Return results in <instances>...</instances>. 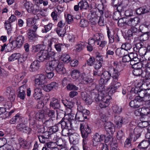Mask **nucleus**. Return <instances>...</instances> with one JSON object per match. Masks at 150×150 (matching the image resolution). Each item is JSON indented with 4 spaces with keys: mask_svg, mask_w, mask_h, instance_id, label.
<instances>
[{
    "mask_svg": "<svg viewBox=\"0 0 150 150\" xmlns=\"http://www.w3.org/2000/svg\"><path fill=\"white\" fill-rule=\"evenodd\" d=\"M43 89L45 91L49 92L53 89H56L58 87L59 85L55 82H52L49 84L47 85H42Z\"/></svg>",
    "mask_w": 150,
    "mask_h": 150,
    "instance_id": "obj_17",
    "label": "nucleus"
},
{
    "mask_svg": "<svg viewBox=\"0 0 150 150\" xmlns=\"http://www.w3.org/2000/svg\"><path fill=\"white\" fill-rule=\"evenodd\" d=\"M96 89L98 91V96L96 99V102L99 104V106L101 108L108 106L111 97L108 94L107 90H105L103 86H100V87L99 86H97Z\"/></svg>",
    "mask_w": 150,
    "mask_h": 150,
    "instance_id": "obj_1",
    "label": "nucleus"
},
{
    "mask_svg": "<svg viewBox=\"0 0 150 150\" xmlns=\"http://www.w3.org/2000/svg\"><path fill=\"white\" fill-rule=\"evenodd\" d=\"M26 9L28 13H33L34 14L38 12L41 11V9L38 7V8H36L35 9L34 8V5L32 3L30 4V5Z\"/></svg>",
    "mask_w": 150,
    "mask_h": 150,
    "instance_id": "obj_27",
    "label": "nucleus"
},
{
    "mask_svg": "<svg viewBox=\"0 0 150 150\" xmlns=\"http://www.w3.org/2000/svg\"><path fill=\"white\" fill-rule=\"evenodd\" d=\"M111 77H112V80L118 81L120 75V71L114 68H113L112 71H111Z\"/></svg>",
    "mask_w": 150,
    "mask_h": 150,
    "instance_id": "obj_24",
    "label": "nucleus"
},
{
    "mask_svg": "<svg viewBox=\"0 0 150 150\" xmlns=\"http://www.w3.org/2000/svg\"><path fill=\"white\" fill-rule=\"evenodd\" d=\"M127 20V26L131 27L136 26L139 23L140 18L138 17H135L134 18H130Z\"/></svg>",
    "mask_w": 150,
    "mask_h": 150,
    "instance_id": "obj_19",
    "label": "nucleus"
},
{
    "mask_svg": "<svg viewBox=\"0 0 150 150\" xmlns=\"http://www.w3.org/2000/svg\"><path fill=\"white\" fill-rule=\"evenodd\" d=\"M121 86V83L118 81L112 80L111 82L110 85L109 87L108 88V92L110 94L115 93L116 90L118 89Z\"/></svg>",
    "mask_w": 150,
    "mask_h": 150,
    "instance_id": "obj_12",
    "label": "nucleus"
},
{
    "mask_svg": "<svg viewBox=\"0 0 150 150\" xmlns=\"http://www.w3.org/2000/svg\"><path fill=\"white\" fill-rule=\"evenodd\" d=\"M112 109L114 112L117 114L120 113L122 111L121 108L116 105L113 106L112 108Z\"/></svg>",
    "mask_w": 150,
    "mask_h": 150,
    "instance_id": "obj_52",
    "label": "nucleus"
},
{
    "mask_svg": "<svg viewBox=\"0 0 150 150\" xmlns=\"http://www.w3.org/2000/svg\"><path fill=\"white\" fill-rule=\"evenodd\" d=\"M21 57V54L19 53L12 54L8 58L9 62H12L18 59Z\"/></svg>",
    "mask_w": 150,
    "mask_h": 150,
    "instance_id": "obj_35",
    "label": "nucleus"
},
{
    "mask_svg": "<svg viewBox=\"0 0 150 150\" xmlns=\"http://www.w3.org/2000/svg\"><path fill=\"white\" fill-rule=\"evenodd\" d=\"M141 81H140L137 82L136 83V86H135V87L132 88L130 91L128 92L127 96L129 99H132L135 96L136 93H138L139 95V92L142 91V90H139L140 88L142 87V85H145V84H143ZM142 91H143V90H142Z\"/></svg>",
    "mask_w": 150,
    "mask_h": 150,
    "instance_id": "obj_7",
    "label": "nucleus"
},
{
    "mask_svg": "<svg viewBox=\"0 0 150 150\" xmlns=\"http://www.w3.org/2000/svg\"><path fill=\"white\" fill-rule=\"evenodd\" d=\"M56 32L59 36L62 37H64L65 33V32L64 31L59 28H57Z\"/></svg>",
    "mask_w": 150,
    "mask_h": 150,
    "instance_id": "obj_55",
    "label": "nucleus"
},
{
    "mask_svg": "<svg viewBox=\"0 0 150 150\" xmlns=\"http://www.w3.org/2000/svg\"><path fill=\"white\" fill-rule=\"evenodd\" d=\"M60 59L64 63H67L69 62L71 58L69 55L66 54H62L60 57Z\"/></svg>",
    "mask_w": 150,
    "mask_h": 150,
    "instance_id": "obj_33",
    "label": "nucleus"
},
{
    "mask_svg": "<svg viewBox=\"0 0 150 150\" xmlns=\"http://www.w3.org/2000/svg\"><path fill=\"white\" fill-rule=\"evenodd\" d=\"M80 136L76 133L71 134L69 135V140L71 144L74 145L78 144L79 143Z\"/></svg>",
    "mask_w": 150,
    "mask_h": 150,
    "instance_id": "obj_16",
    "label": "nucleus"
},
{
    "mask_svg": "<svg viewBox=\"0 0 150 150\" xmlns=\"http://www.w3.org/2000/svg\"><path fill=\"white\" fill-rule=\"evenodd\" d=\"M111 76V73H110L109 71H103L101 76L100 79L99 81L100 84L97 85L96 87L97 86H99L100 87V86H103L105 89L103 84H106L110 80Z\"/></svg>",
    "mask_w": 150,
    "mask_h": 150,
    "instance_id": "obj_9",
    "label": "nucleus"
},
{
    "mask_svg": "<svg viewBox=\"0 0 150 150\" xmlns=\"http://www.w3.org/2000/svg\"><path fill=\"white\" fill-rule=\"evenodd\" d=\"M141 98L139 96L137 97L133 100L131 101L129 103L130 106L134 108H138L140 106V101H142Z\"/></svg>",
    "mask_w": 150,
    "mask_h": 150,
    "instance_id": "obj_21",
    "label": "nucleus"
},
{
    "mask_svg": "<svg viewBox=\"0 0 150 150\" xmlns=\"http://www.w3.org/2000/svg\"><path fill=\"white\" fill-rule=\"evenodd\" d=\"M81 98L88 104H91L92 102V100L90 96L86 92H83L81 93Z\"/></svg>",
    "mask_w": 150,
    "mask_h": 150,
    "instance_id": "obj_23",
    "label": "nucleus"
},
{
    "mask_svg": "<svg viewBox=\"0 0 150 150\" xmlns=\"http://www.w3.org/2000/svg\"><path fill=\"white\" fill-rule=\"evenodd\" d=\"M67 90H77L78 89V88L75 85L72 84H68V85L67 86Z\"/></svg>",
    "mask_w": 150,
    "mask_h": 150,
    "instance_id": "obj_56",
    "label": "nucleus"
},
{
    "mask_svg": "<svg viewBox=\"0 0 150 150\" xmlns=\"http://www.w3.org/2000/svg\"><path fill=\"white\" fill-rule=\"evenodd\" d=\"M24 75L25 73L23 72L14 76L12 80V83L13 85L14 86H16L17 85L18 83L24 78Z\"/></svg>",
    "mask_w": 150,
    "mask_h": 150,
    "instance_id": "obj_18",
    "label": "nucleus"
},
{
    "mask_svg": "<svg viewBox=\"0 0 150 150\" xmlns=\"http://www.w3.org/2000/svg\"><path fill=\"white\" fill-rule=\"evenodd\" d=\"M143 50L144 51V53L142 54L144 55H145L146 54V52L150 51V44L148 45L147 47V48L146 47H143L141 48L140 50V51Z\"/></svg>",
    "mask_w": 150,
    "mask_h": 150,
    "instance_id": "obj_64",
    "label": "nucleus"
},
{
    "mask_svg": "<svg viewBox=\"0 0 150 150\" xmlns=\"http://www.w3.org/2000/svg\"><path fill=\"white\" fill-rule=\"evenodd\" d=\"M36 117L37 119L39 120H43L44 119H45L44 115L42 111H41L39 112L38 114H37Z\"/></svg>",
    "mask_w": 150,
    "mask_h": 150,
    "instance_id": "obj_58",
    "label": "nucleus"
},
{
    "mask_svg": "<svg viewBox=\"0 0 150 150\" xmlns=\"http://www.w3.org/2000/svg\"><path fill=\"white\" fill-rule=\"evenodd\" d=\"M98 17L97 15L91 14V18H90V22L93 25L95 24L98 21Z\"/></svg>",
    "mask_w": 150,
    "mask_h": 150,
    "instance_id": "obj_47",
    "label": "nucleus"
},
{
    "mask_svg": "<svg viewBox=\"0 0 150 150\" xmlns=\"http://www.w3.org/2000/svg\"><path fill=\"white\" fill-rule=\"evenodd\" d=\"M49 62L53 69H55L59 74H63L66 73L65 69L62 62H59L57 60H54L49 61Z\"/></svg>",
    "mask_w": 150,
    "mask_h": 150,
    "instance_id": "obj_5",
    "label": "nucleus"
},
{
    "mask_svg": "<svg viewBox=\"0 0 150 150\" xmlns=\"http://www.w3.org/2000/svg\"><path fill=\"white\" fill-rule=\"evenodd\" d=\"M21 118L19 114H17L13 117L10 120V123L12 124H14L17 122L19 121Z\"/></svg>",
    "mask_w": 150,
    "mask_h": 150,
    "instance_id": "obj_48",
    "label": "nucleus"
},
{
    "mask_svg": "<svg viewBox=\"0 0 150 150\" xmlns=\"http://www.w3.org/2000/svg\"><path fill=\"white\" fill-rule=\"evenodd\" d=\"M45 46L43 45L38 44L33 46V52H38L39 50H42V49L45 48Z\"/></svg>",
    "mask_w": 150,
    "mask_h": 150,
    "instance_id": "obj_41",
    "label": "nucleus"
},
{
    "mask_svg": "<svg viewBox=\"0 0 150 150\" xmlns=\"http://www.w3.org/2000/svg\"><path fill=\"white\" fill-rule=\"evenodd\" d=\"M88 25V21L85 19H81L80 23V26L82 27H86Z\"/></svg>",
    "mask_w": 150,
    "mask_h": 150,
    "instance_id": "obj_59",
    "label": "nucleus"
},
{
    "mask_svg": "<svg viewBox=\"0 0 150 150\" xmlns=\"http://www.w3.org/2000/svg\"><path fill=\"white\" fill-rule=\"evenodd\" d=\"M127 20L125 18H122L119 19L118 21V26L120 27H127Z\"/></svg>",
    "mask_w": 150,
    "mask_h": 150,
    "instance_id": "obj_40",
    "label": "nucleus"
},
{
    "mask_svg": "<svg viewBox=\"0 0 150 150\" xmlns=\"http://www.w3.org/2000/svg\"><path fill=\"white\" fill-rule=\"evenodd\" d=\"M60 107L59 102L57 99L52 98L50 99V107L54 109H58Z\"/></svg>",
    "mask_w": 150,
    "mask_h": 150,
    "instance_id": "obj_22",
    "label": "nucleus"
},
{
    "mask_svg": "<svg viewBox=\"0 0 150 150\" xmlns=\"http://www.w3.org/2000/svg\"><path fill=\"white\" fill-rule=\"evenodd\" d=\"M105 139V135L103 134L100 135L96 133L93 136L92 141L93 145L94 146H96L99 144H101L102 142Z\"/></svg>",
    "mask_w": 150,
    "mask_h": 150,
    "instance_id": "obj_11",
    "label": "nucleus"
},
{
    "mask_svg": "<svg viewBox=\"0 0 150 150\" xmlns=\"http://www.w3.org/2000/svg\"><path fill=\"white\" fill-rule=\"evenodd\" d=\"M5 28L7 30V33L8 35L10 34L11 33L12 31V27L11 25V23L7 21L5 22Z\"/></svg>",
    "mask_w": 150,
    "mask_h": 150,
    "instance_id": "obj_38",
    "label": "nucleus"
},
{
    "mask_svg": "<svg viewBox=\"0 0 150 150\" xmlns=\"http://www.w3.org/2000/svg\"><path fill=\"white\" fill-rule=\"evenodd\" d=\"M48 132H45L44 135H40L38 136V139L40 142L42 143H44L47 139L49 137Z\"/></svg>",
    "mask_w": 150,
    "mask_h": 150,
    "instance_id": "obj_37",
    "label": "nucleus"
},
{
    "mask_svg": "<svg viewBox=\"0 0 150 150\" xmlns=\"http://www.w3.org/2000/svg\"><path fill=\"white\" fill-rule=\"evenodd\" d=\"M6 92L9 94V98L11 100H13L15 97V91L11 87H9L7 88Z\"/></svg>",
    "mask_w": 150,
    "mask_h": 150,
    "instance_id": "obj_31",
    "label": "nucleus"
},
{
    "mask_svg": "<svg viewBox=\"0 0 150 150\" xmlns=\"http://www.w3.org/2000/svg\"><path fill=\"white\" fill-rule=\"evenodd\" d=\"M54 70L53 68L50 65L49 62L47 64L46 69V76L49 79L52 78L54 75V74L53 71Z\"/></svg>",
    "mask_w": 150,
    "mask_h": 150,
    "instance_id": "obj_20",
    "label": "nucleus"
},
{
    "mask_svg": "<svg viewBox=\"0 0 150 150\" xmlns=\"http://www.w3.org/2000/svg\"><path fill=\"white\" fill-rule=\"evenodd\" d=\"M59 130V128L57 126L52 127L50 129L49 132L50 133H53L57 132Z\"/></svg>",
    "mask_w": 150,
    "mask_h": 150,
    "instance_id": "obj_62",
    "label": "nucleus"
},
{
    "mask_svg": "<svg viewBox=\"0 0 150 150\" xmlns=\"http://www.w3.org/2000/svg\"><path fill=\"white\" fill-rule=\"evenodd\" d=\"M40 62L37 60L34 61L31 64L30 70L31 71H34L38 70L40 67Z\"/></svg>",
    "mask_w": 150,
    "mask_h": 150,
    "instance_id": "obj_28",
    "label": "nucleus"
},
{
    "mask_svg": "<svg viewBox=\"0 0 150 150\" xmlns=\"http://www.w3.org/2000/svg\"><path fill=\"white\" fill-rule=\"evenodd\" d=\"M93 38L95 40L96 43H97V45H98L100 42L104 40V35L101 34L97 33L93 36Z\"/></svg>",
    "mask_w": 150,
    "mask_h": 150,
    "instance_id": "obj_29",
    "label": "nucleus"
},
{
    "mask_svg": "<svg viewBox=\"0 0 150 150\" xmlns=\"http://www.w3.org/2000/svg\"><path fill=\"white\" fill-rule=\"evenodd\" d=\"M27 35L28 38L30 40H34L36 37V35L34 30H33L32 29H28L27 31Z\"/></svg>",
    "mask_w": 150,
    "mask_h": 150,
    "instance_id": "obj_32",
    "label": "nucleus"
},
{
    "mask_svg": "<svg viewBox=\"0 0 150 150\" xmlns=\"http://www.w3.org/2000/svg\"><path fill=\"white\" fill-rule=\"evenodd\" d=\"M72 112L74 114L72 111ZM74 114L75 115V114ZM75 118L79 121H83L84 120V117L83 113L81 112H77L75 117H74V119Z\"/></svg>",
    "mask_w": 150,
    "mask_h": 150,
    "instance_id": "obj_39",
    "label": "nucleus"
},
{
    "mask_svg": "<svg viewBox=\"0 0 150 150\" xmlns=\"http://www.w3.org/2000/svg\"><path fill=\"white\" fill-rule=\"evenodd\" d=\"M148 11L146 7H143L137 8L136 10V12L137 15H141L147 13Z\"/></svg>",
    "mask_w": 150,
    "mask_h": 150,
    "instance_id": "obj_36",
    "label": "nucleus"
},
{
    "mask_svg": "<svg viewBox=\"0 0 150 150\" xmlns=\"http://www.w3.org/2000/svg\"><path fill=\"white\" fill-rule=\"evenodd\" d=\"M142 73V69H135L133 71V73L134 75L137 76H140Z\"/></svg>",
    "mask_w": 150,
    "mask_h": 150,
    "instance_id": "obj_57",
    "label": "nucleus"
},
{
    "mask_svg": "<svg viewBox=\"0 0 150 150\" xmlns=\"http://www.w3.org/2000/svg\"><path fill=\"white\" fill-rule=\"evenodd\" d=\"M72 79L77 81L81 83L87 84L93 81V79L86 76L85 74H83L81 76L79 71L77 69L72 71L71 73Z\"/></svg>",
    "mask_w": 150,
    "mask_h": 150,
    "instance_id": "obj_3",
    "label": "nucleus"
},
{
    "mask_svg": "<svg viewBox=\"0 0 150 150\" xmlns=\"http://www.w3.org/2000/svg\"><path fill=\"white\" fill-rule=\"evenodd\" d=\"M125 50L122 48H118L116 49L115 52L116 55L118 57H121L124 54Z\"/></svg>",
    "mask_w": 150,
    "mask_h": 150,
    "instance_id": "obj_51",
    "label": "nucleus"
},
{
    "mask_svg": "<svg viewBox=\"0 0 150 150\" xmlns=\"http://www.w3.org/2000/svg\"><path fill=\"white\" fill-rule=\"evenodd\" d=\"M149 144L148 140L143 141L139 144L138 146L141 149H146L147 148Z\"/></svg>",
    "mask_w": 150,
    "mask_h": 150,
    "instance_id": "obj_45",
    "label": "nucleus"
},
{
    "mask_svg": "<svg viewBox=\"0 0 150 150\" xmlns=\"http://www.w3.org/2000/svg\"><path fill=\"white\" fill-rule=\"evenodd\" d=\"M125 15L126 16L130 17L133 15V11L130 8L126 10L125 12Z\"/></svg>",
    "mask_w": 150,
    "mask_h": 150,
    "instance_id": "obj_61",
    "label": "nucleus"
},
{
    "mask_svg": "<svg viewBox=\"0 0 150 150\" xmlns=\"http://www.w3.org/2000/svg\"><path fill=\"white\" fill-rule=\"evenodd\" d=\"M69 128L63 129L62 131V134L65 136H69L71 134L69 132Z\"/></svg>",
    "mask_w": 150,
    "mask_h": 150,
    "instance_id": "obj_54",
    "label": "nucleus"
},
{
    "mask_svg": "<svg viewBox=\"0 0 150 150\" xmlns=\"http://www.w3.org/2000/svg\"><path fill=\"white\" fill-rule=\"evenodd\" d=\"M112 1V4L115 6H117V11L120 13L124 11V8L122 7L121 5H118V0H111Z\"/></svg>",
    "mask_w": 150,
    "mask_h": 150,
    "instance_id": "obj_34",
    "label": "nucleus"
},
{
    "mask_svg": "<svg viewBox=\"0 0 150 150\" xmlns=\"http://www.w3.org/2000/svg\"><path fill=\"white\" fill-rule=\"evenodd\" d=\"M141 109H142V116L148 118V116L147 115L149 114L150 113L149 109L148 108L144 107L141 108Z\"/></svg>",
    "mask_w": 150,
    "mask_h": 150,
    "instance_id": "obj_42",
    "label": "nucleus"
},
{
    "mask_svg": "<svg viewBox=\"0 0 150 150\" xmlns=\"http://www.w3.org/2000/svg\"><path fill=\"white\" fill-rule=\"evenodd\" d=\"M136 53L135 52L130 53L128 55H125L122 58V61L124 62H129L131 59L135 61H139V59Z\"/></svg>",
    "mask_w": 150,
    "mask_h": 150,
    "instance_id": "obj_14",
    "label": "nucleus"
},
{
    "mask_svg": "<svg viewBox=\"0 0 150 150\" xmlns=\"http://www.w3.org/2000/svg\"><path fill=\"white\" fill-rule=\"evenodd\" d=\"M105 129L107 133L113 134L115 131L114 125L110 122H108L104 124Z\"/></svg>",
    "mask_w": 150,
    "mask_h": 150,
    "instance_id": "obj_15",
    "label": "nucleus"
},
{
    "mask_svg": "<svg viewBox=\"0 0 150 150\" xmlns=\"http://www.w3.org/2000/svg\"><path fill=\"white\" fill-rule=\"evenodd\" d=\"M53 25L52 23H50L47 25H45L43 28L42 29V33H46L52 29Z\"/></svg>",
    "mask_w": 150,
    "mask_h": 150,
    "instance_id": "obj_44",
    "label": "nucleus"
},
{
    "mask_svg": "<svg viewBox=\"0 0 150 150\" xmlns=\"http://www.w3.org/2000/svg\"><path fill=\"white\" fill-rule=\"evenodd\" d=\"M132 47L131 44L128 43H125L121 46L122 48L126 51L130 50Z\"/></svg>",
    "mask_w": 150,
    "mask_h": 150,
    "instance_id": "obj_50",
    "label": "nucleus"
},
{
    "mask_svg": "<svg viewBox=\"0 0 150 150\" xmlns=\"http://www.w3.org/2000/svg\"><path fill=\"white\" fill-rule=\"evenodd\" d=\"M57 41V40L54 38H52L50 39L48 42V45L49 47H50V49H51V47L52 45L55 44V43Z\"/></svg>",
    "mask_w": 150,
    "mask_h": 150,
    "instance_id": "obj_60",
    "label": "nucleus"
},
{
    "mask_svg": "<svg viewBox=\"0 0 150 150\" xmlns=\"http://www.w3.org/2000/svg\"><path fill=\"white\" fill-rule=\"evenodd\" d=\"M107 41L105 39L103 40H102V41L100 42V44L99 45V48L102 49L107 45Z\"/></svg>",
    "mask_w": 150,
    "mask_h": 150,
    "instance_id": "obj_63",
    "label": "nucleus"
},
{
    "mask_svg": "<svg viewBox=\"0 0 150 150\" xmlns=\"http://www.w3.org/2000/svg\"><path fill=\"white\" fill-rule=\"evenodd\" d=\"M142 130V129L139 125L134 129L133 132L135 136L134 137L136 138V139L140 137Z\"/></svg>",
    "mask_w": 150,
    "mask_h": 150,
    "instance_id": "obj_30",
    "label": "nucleus"
},
{
    "mask_svg": "<svg viewBox=\"0 0 150 150\" xmlns=\"http://www.w3.org/2000/svg\"><path fill=\"white\" fill-rule=\"evenodd\" d=\"M87 45L85 42H80L77 43L75 46V50L76 52H80Z\"/></svg>",
    "mask_w": 150,
    "mask_h": 150,
    "instance_id": "obj_25",
    "label": "nucleus"
},
{
    "mask_svg": "<svg viewBox=\"0 0 150 150\" xmlns=\"http://www.w3.org/2000/svg\"><path fill=\"white\" fill-rule=\"evenodd\" d=\"M141 122H139L138 124V125L142 129L148 126L150 123L147 120H144L143 117H142L141 120Z\"/></svg>",
    "mask_w": 150,
    "mask_h": 150,
    "instance_id": "obj_43",
    "label": "nucleus"
},
{
    "mask_svg": "<svg viewBox=\"0 0 150 150\" xmlns=\"http://www.w3.org/2000/svg\"><path fill=\"white\" fill-rule=\"evenodd\" d=\"M79 5L80 10L81 11L87 10L89 8V5L86 0H81L79 3Z\"/></svg>",
    "mask_w": 150,
    "mask_h": 150,
    "instance_id": "obj_26",
    "label": "nucleus"
},
{
    "mask_svg": "<svg viewBox=\"0 0 150 150\" xmlns=\"http://www.w3.org/2000/svg\"><path fill=\"white\" fill-rule=\"evenodd\" d=\"M115 123L118 127H121L122 124L123 119L121 117H115Z\"/></svg>",
    "mask_w": 150,
    "mask_h": 150,
    "instance_id": "obj_46",
    "label": "nucleus"
},
{
    "mask_svg": "<svg viewBox=\"0 0 150 150\" xmlns=\"http://www.w3.org/2000/svg\"><path fill=\"white\" fill-rule=\"evenodd\" d=\"M139 95L142 99L141 100L146 102V105L150 107V89L140 91Z\"/></svg>",
    "mask_w": 150,
    "mask_h": 150,
    "instance_id": "obj_8",
    "label": "nucleus"
},
{
    "mask_svg": "<svg viewBox=\"0 0 150 150\" xmlns=\"http://www.w3.org/2000/svg\"><path fill=\"white\" fill-rule=\"evenodd\" d=\"M64 116V119H62L61 122V125L62 129L67 128H71L72 123L74 122V115L72 112L70 108H68Z\"/></svg>",
    "mask_w": 150,
    "mask_h": 150,
    "instance_id": "obj_2",
    "label": "nucleus"
},
{
    "mask_svg": "<svg viewBox=\"0 0 150 150\" xmlns=\"http://www.w3.org/2000/svg\"><path fill=\"white\" fill-rule=\"evenodd\" d=\"M47 83V79L46 76L42 74L38 75L37 77L35 80V84L37 86H41L44 85Z\"/></svg>",
    "mask_w": 150,
    "mask_h": 150,
    "instance_id": "obj_13",
    "label": "nucleus"
},
{
    "mask_svg": "<svg viewBox=\"0 0 150 150\" xmlns=\"http://www.w3.org/2000/svg\"><path fill=\"white\" fill-rule=\"evenodd\" d=\"M80 130L83 138H86L88 135L91 132V130L89 125L86 123H81L80 125Z\"/></svg>",
    "mask_w": 150,
    "mask_h": 150,
    "instance_id": "obj_10",
    "label": "nucleus"
},
{
    "mask_svg": "<svg viewBox=\"0 0 150 150\" xmlns=\"http://www.w3.org/2000/svg\"><path fill=\"white\" fill-rule=\"evenodd\" d=\"M24 41V37L22 35H19L16 40L11 37L9 40V43L11 48L14 49L16 47H20L23 45Z\"/></svg>",
    "mask_w": 150,
    "mask_h": 150,
    "instance_id": "obj_6",
    "label": "nucleus"
},
{
    "mask_svg": "<svg viewBox=\"0 0 150 150\" xmlns=\"http://www.w3.org/2000/svg\"><path fill=\"white\" fill-rule=\"evenodd\" d=\"M55 54V53L54 52H48L46 50H42L38 53L37 57L41 62H42L45 59H52L54 57Z\"/></svg>",
    "mask_w": 150,
    "mask_h": 150,
    "instance_id": "obj_4",
    "label": "nucleus"
},
{
    "mask_svg": "<svg viewBox=\"0 0 150 150\" xmlns=\"http://www.w3.org/2000/svg\"><path fill=\"white\" fill-rule=\"evenodd\" d=\"M45 113L48 117L51 118L54 117L55 116V112L54 110L49 109H47L46 110Z\"/></svg>",
    "mask_w": 150,
    "mask_h": 150,
    "instance_id": "obj_49",
    "label": "nucleus"
},
{
    "mask_svg": "<svg viewBox=\"0 0 150 150\" xmlns=\"http://www.w3.org/2000/svg\"><path fill=\"white\" fill-rule=\"evenodd\" d=\"M103 61L97 60L95 62L94 67L96 69H99L102 66V62Z\"/></svg>",
    "mask_w": 150,
    "mask_h": 150,
    "instance_id": "obj_53",
    "label": "nucleus"
}]
</instances>
